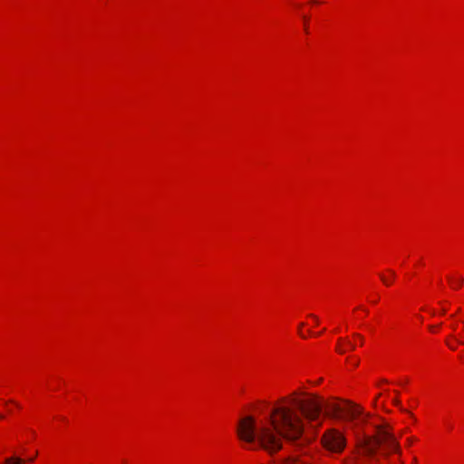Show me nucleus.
I'll list each match as a JSON object with an SVG mask.
<instances>
[{
  "label": "nucleus",
  "instance_id": "f257e3e1",
  "mask_svg": "<svg viewBox=\"0 0 464 464\" xmlns=\"http://www.w3.org/2000/svg\"><path fill=\"white\" fill-rule=\"evenodd\" d=\"M324 408L325 415L343 420H353L363 415L361 407L349 401L324 402L315 395L304 393V397H300L295 392L281 398L260 422L257 423L253 416L242 418L237 433L241 440L257 442L270 454L282 449L283 439L300 448L311 441L313 437L308 435L309 430H316L322 425Z\"/></svg>",
  "mask_w": 464,
  "mask_h": 464
},
{
  "label": "nucleus",
  "instance_id": "f03ea898",
  "mask_svg": "<svg viewBox=\"0 0 464 464\" xmlns=\"http://www.w3.org/2000/svg\"><path fill=\"white\" fill-rule=\"evenodd\" d=\"M376 433L374 436L366 435L362 433L358 437V444L363 452L367 455H373L378 448L383 450L384 454L398 450V442L391 432L389 426L376 425Z\"/></svg>",
  "mask_w": 464,
  "mask_h": 464
},
{
  "label": "nucleus",
  "instance_id": "7ed1b4c3",
  "mask_svg": "<svg viewBox=\"0 0 464 464\" xmlns=\"http://www.w3.org/2000/svg\"><path fill=\"white\" fill-rule=\"evenodd\" d=\"M322 443L328 451L341 453L346 446V440L341 431L330 429L322 437Z\"/></svg>",
  "mask_w": 464,
  "mask_h": 464
},
{
  "label": "nucleus",
  "instance_id": "20e7f679",
  "mask_svg": "<svg viewBox=\"0 0 464 464\" xmlns=\"http://www.w3.org/2000/svg\"><path fill=\"white\" fill-rule=\"evenodd\" d=\"M35 457H31L27 459L28 462H33ZM26 459H22L19 456H12L5 459V464H25Z\"/></svg>",
  "mask_w": 464,
  "mask_h": 464
},
{
  "label": "nucleus",
  "instance_id": "39448f33",
  "mask_svg": "<svg viewBox=\"0 0 464 464\" xmlns=\"http://www.w3.org/2000/svg\"><path fill=\"white\" fill-rule=\"evenodd\" d=\"M280 464H306V463L304 461H301L297 459L289 458V459H285V460H283Z\"/></svg>",
  "mask_w": 464,
  "mask_h": 464
},
{
  "label": "nucleus",
  "instance_id": "423d86ee",
  "mask_svg": "<svg viewBox=\"0 0 464 464\" xmlns=\"http://www.w3.org/2000/svg\"><path fill=\"white\" fill-rule=\"evenodd\" d=\"M450 283L452 285L456 284L458 287L461 286L463 284V278L461 276L458 277L456 280H454L452 277H449Z\"/></svg>",
  "mask_w": 464,
  "mask_h": 464
},
{
  "label": "nucleus",
  "instance_id": "0eeeda50",
  "mask_svg": "<svg viewBox=\"0 0 464 464\" xmlns=\"http://www.w3.org/2000/svg\"><path fill=\"white\" fill-rule=\"evenodd\" d=\"M343 339H339L338 340V343H337V346H336V351L340 353H345V349L341 345V343L343 342Z\"/></svg>",
  "mask_w": 464,
  "mask_h": 464
},
{
  "label": "nucleus",
  "instance_id": "6e6552de",
  "mask_svg": "<svg viewBox=\"0 0 464 464\" xmlns=\"http://www.w3.org/2000/svg\"><path fill=\"white\" fill-rule=\"evenodd\" d=\"M380 278L382 281V283L386 285H390L392 284V280H388V278L382 274H380Z\"/></svg>",
  "mask_w": 464,
  "mask_h": 464
},
{
  "label": "nucleus",
  "instance_id": "1a4fd4ad",
  "mask_svg": "<svg viewBox=\"0 0 464 464\" xmlns=\"http://www.w3.org/2000/svg\"><path fill=\"white\" fill-rule=\"evenodd\" d=\"M393 402H394V404H395V405L399 406V407L401 408V411H404V410L401 408V402H400V401H399V400H397V399H396V400H394V401H393Z\"/></svg>",
  "mask_w": 464,
  "mask_h": 464
},
{
  "label": "nucleus",
  "instance_id": "9d476101",
  "mask_svg": "<svg viewBox=\"0 0 464 464\" xmlns=\"http://www.w3.org/2000/svg\"><path fill=\"white\" fill-rule=\"evenodd\" d=\"M369 416H370L369 414H365V415H363V416L362 417V423L366 422L367 418H368Z\"/></svg>",
  "mask_w": 464,
  "mask_h": 464
},
{
  "label": "nucleus",
  "instance_id": "9b49d317",
  "mask_svg": "<svg viewBox=\"0 0 464 464\" xmlns=\"http://www.w3.org/2000/svg\"><path fill=\"white\" fill-rule=\"evenodd\" d=\"M347 343H348V346H349V349H350V350H354V349H355L354 344H353L352 343H350V342H348V341H347Z\"/></svg>",
  "mask_w": 464,
  "mask_h": 464
},
{
  "label": "nucleus",
  "instance_id": "f8f14e48",
  "mask_svg": "<svg viewBox=\"0 0 464 464\" xmlns=\"http://www.w3.org/2000/svg\"><path fill=\"white\" fill-rule=\"evenodd\" d=\"M310 316L314 319V323L318 324L319 319L317 316H315L314 314H310Z\"/></svg>",
  "mask_w": 464,
  "mask_h": 464
},
{
  "label": "nucleus",
  "instance_id": "ddd939ff",
  "mask_svg": "<svg viewBox=\"0 0 464 464\" xmlns=\"http://www.w3.org/2000/svg\"><path fill=\"white\" fill-rule=\"evenodd\" d=\"M354 336L360 338V342H362L363 338H362V336L361 334H355Z\"/></svg>",
  "mask_w": 464,
  "mask_h": 464
},
{
  "label": "nucleus",
  "instance_id": "4468645a",
  "mask_svg": "<svg viewBox=\"0 0 464 464\" xmlns=\"http://www.w3.org/2000/svg\"><path fill=\"white\" fill-rule=\"evenodd\" d=\"M389 272L391 273L392 275V279H393L395 277V272L392 271V270H389Z\"/></svg>",
  "mask_w": 464,
  "mask_h": 464
},
{
  "label": "nucleus",
  "instance_id": "2eb2a0df",
  "mask_svg": "<svg viewBox=\"0 0 464 464\" xmlns=\"http://www.w3.org/2000/svg\"><path fill=\"white\" fill-rule=\"evenodd\" d=\"M299 334H300V336H302L303 338H304V335L302 334V332H301V331H299Z\"/></svg>",
  "mask_w": 464,
  "mask_h": 464
},
{
  "label": "nucleus",
  "instance_id": "dca6fc26",
  "mask_svg": "<svg viewBox=\"0 0 464 464\" xmlns=\"http://www.w3.org/2000/svg\"><path fill=\"white\" fill-rule=\"evenodd\" d=\"M449 346H450L451 349H453V350L455 349L454 344H451V345H450V344H449Z\"/></svg>",
  "mask_w": 464,
  "mask_h": 464
},
{
  "label": "nucleus",
  "instance_id": "f3484780",
  "mask_svg": "<svg viewBox=\"0 0 464 464\" xmlns=\"http://www.w3.org/2000/svg\"><path fill=\"white\" fill-rule=\"evenodd\" d=\"M449 346H450L451 349H453V350L455 349L454 344H451V345H450V344H449Z\"/></svg>",
  "mask_w": 464,
  "mask_h": 464
},
{
  "label": "nucleus",
  "instance_id": "a211bd4d",
  "mask_svg": "<svg viewBox=\"0 0 464 464\" xmlns=\"http://www.w3.org/2000/svg\"><path fill=\"white\" fill-rule=\"evenodd\" d=\"M358 363H359V361L356 360L355 362H354V365L356 366V365H358Z\"/></svg>",
  "mask_w": 464,
  "mask_h": 464
},
{
  "label": "nucleus",
  "instance_id": "6ab92c4d",
  "mask_svg": "<svg viewBox=\"0 0 464 464\" xmlns=\"http://www.w3.org/2000/svg\"><path fill=\"white\" fill-rule=\"evenodd\" d=\"M4 418H5V416L2 413H0V419L2 420Z\"/></svg>",
  "mask_w": 464,
  "mask_h": 464
},
{
  "label": "nucleus",
  "instance_id": "aec40b11",
  "mask_svg": "<svg viewBox=\"0 0 464 464\" xmlns=\"http://www.w3.org/2000/svg\"><path fill=\"white\" fill-rule=\"evenodd\" d=\"M303 326H304V324L302 323V324H300L299 328H303Z\"/></svg>",
  "mask_w": 464,
  "mask_h": 464
}]
</instances>
